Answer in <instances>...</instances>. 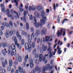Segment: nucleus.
<instances>
[{
	"label": "nucleus",
	"mask_w": 73,
	"mask_h": 73,
	"mask_svg": "<svg viewBox=\"0 0 73 73\" xmlns=\"http://www.w3.org/2000/svg\"><path fill=\"white\" fill-rule=\"evenodd\" d=\"M53 68H54V65H52V66H50V64H48L45 66H44L43 67L42 73H45V71H46V70H48V69H49V71H50V70L53 69Z\"/></svg>",
	"instance_id": "obj_1"
},
{
	"label": "nucleus",
	"mask_w": 73,
	"mask_h": 73,
	"mask_svg": "<svg viewBox=\"0 0 73 73\" xmlns=\"http://www.w3.org/2000/svg\"><path fill=\"white\" fill-rule=\"evenodd\" d=\"M47 51L48 52L49 51V58L54 57V55H55L56 52L57 51V49H55L54 52H53L52 51V48L50 46H49L47 50Z\"/></svg>",
	"instance_id": "obj_2"
},
{
	"label": "nucleus",
	"mask_w": 73,
	"mask_h": 73,
	"mask_svg": "<svg viewBox=\"0 0 73 73\" xmlns=\"http://www.w3.org/2000/svg\"><path fill=\"white\" fill-rule=\"evenodd\" d=\"M45 13L44 11H42L40 14L42 19L40 20V22L42 25H44L45 24V21L47 20L46 17L45 16Z\"/></svg>",
	"instance_id": "obj_3"
},
{
	"label": "nucleus",
	"mask_w": 73,
	"mask_h": 73,
	"mask_svg": "<svg viewBox=\"0 0 73 73\" xmlns=\"http://www.w3.org/2000/svg\"><path fill=\"white\" fill-rule=\"evenodd\" d=\"M8 46L9 49L8 50L7 53L8 54H11V51H12V50H15V49H15L16 47L14 44H12L11 46V44H8Z\"/></svg>",
	"instance_id": "obj_4"
},
{
	"label": "nucleus",
	"mask_w": 73,
	"mask_h": 73,
	"mask_svg": "<svg viewBox=\"0 0 73 73\" xmlns=\"http://www.w3.org/2000/svg\"><path fill=\"white\" fill-rule=\"evenodd\" d=\"M64 32L63 36H64L65 35V29H61L60 30H58L56 33V35L58 37H60V36H61L62 35V32Z\"/></svg>",
	"instance_id": "obj_5"
},
{
	"label": "nucleus",
	"mask_w": 73,
	"mask_h": 73,
	"mask_svg": "<svg viewBox=\"0 0 73 73\" xmlns=\"http://www.w3.org/2000/svg\"><path fill=\"white\" fill-rule=\"evenodd\" d=\"M5 35L6 37L8 38L9 37V36H11L12 31H11V30L10 31L8 29L7 30L5 33Z\"/></svg>",
	"instance_id": "obj_6"
},
{
	"label": "nucleus",
	"mask_w": 73,
	"mask_h": 73,
	"mask_svg": "<svg viewBox=\"0 0 73 73\" xmlns=\"http://www.w3.org/2000/svg\"><path fill=\"white\" fill-rule=\"evenodd\" d=\"M34 20L35 21V27L36 28H38L40 26H41V25L40 23H37V20H36V17H34Z\"/></svg>",
	"instance_id": "obj_7"
},
{
	"label": "nucleus",
	"mask_w": 73,
	"mask_h": 73,
	"mask_svg": "<svg viewBox=\"0 0 73 73\" xmlns=\"http://www.w3.org/2000/svg\"><path fill=\"white\" fill-rule=\"evenodd\" d=\"M25 47L26 50H28V51L29 52H30L31 51V49H32V48L31 47H29V45L27 43H26L25 44Z\"/></svg>",
	"instance_id": "obj_8"
},
{
	"label": "nucleus",
	"mask_w": 73,
	"mask_h": 73,
	"mask_svg": "<svg viewBox=\"0 0 73 73\" xmlns=\"http://www.w3.org/2000/svg\"><path fill=\"white\" fill-rule=\"evenodd\" d=\"M29 58L28 55H27V56L25 57V61L23 62V64H22L23 67H25L26 66L25 63L27 62V59Z\"/></svg>",
	"instance_id": "obj_9"
},
{
	"label": "nucleus",
	"mask_w": 73,
	"mask_h": 73,
	"mask_svg": "<svg viewBox=\"0 0 73 73\" xmlns=\"http://www.w3.org/2000/svg\"><path fill=\"white\" fill-rule=\"evenodd\" d=\"M46 49H47V47L46 46L42 45V47L40 48V51L41 53H42L43 52L45 51L46 50Z\"/></svg>",
	"instance_id": "obj_10"
},
{
	"label": "nucleus",
	"mask_w": 73,
	"mask_h": 73,
	"mask_svg": "<svg viewBox=\"0 0 73 73\" xmlns=\"http://www.w3.org/2000/svg\"><path fill=\"white\" fill-rule=\"evenodd\" d=\"M29 61L30 62V65L31 68H33L34 66L33 64V60L32 59L29 58Z\"/></svg>",
	"instance_id": "obj_11"
},
{
	"label": "nucleus",
	"mask_w": 73,
	"mask_h": 73,
	"mask_svg": "<svg viewBox=\"0 0 73 73\" xmlns=\"http://www.w3.org/2000/svg\"><path fill=\"white\" fill-rule=\"evenodd\" d=\"M36 6L35 5H32L31 6H29V11H35Z\"/></svg>",
	"instance_id": "obj_12"
},
{
	"label": "nucleus",
	"mask_w": 73,
	"mask_h": 73,
	"mask_svg": "<svg viewBox=\"0 0 73 73\" xmlns=\"http://www.w3.org/2000/svg\"><path fill=\"white\" fill-rule=\"evenodd\" d=\"M11 55V56H12L13 55L15 56L16 55V49H14V50H12L10 52Z\"/></svg>",
	"instance_id": "obj_13"
},
{
	"label": "nucleus",
	"mask_w": 73,
	"mask_h": 73,
	"mask_svg": "<svg viewBox=\"0 0 73 73\" xmlns=\"http://www.w3.org/2000/svg\"><path fill=\"white\" fill-rule=\"evenodd\" d=\"M1 45L3 48H5L6 46H8V43L6 42H2L1 43Z\"/></svg>",
	"instance_id": "obj_14"
},
{
	"label": "nucleus",
	"mask_w": 73,
	"mask_h": 73,
	"mask_svg": "<svg viewBox=\"0 0 73 73\" xmlns=\"http://www.w3.org/2000/svg\"><path fill=\"white\" fill-rule=\"evenodd\" d=\"M14 13L16 14V15L15 16V19H19V16H20V13H19L16 12V11H15Z\"/></svg>",
	"instance_id": "obj_15"
},
{
	"label": "nucleus",
	"mask_w": 73,
	"mask_h": 73,
	"mask_svg": "<svg viewBox=\"0 0 73 73\" xmlns=\"http://www.w3.org/2000/svg\"><path fill=\"white\" fill-rule=\"evenodd\" d=\"M2 64L4 68H5V65H8V62H7V60L6 59L5 60V63L4 62H2Z\"/></svg>",
	"instance_id": "obj_16"
},
{
	"label": "nucleus",
	"mask_w": 73,
	"mask_h": 73,
	"mask_svg": "<svg viewBox=\"0 0 73 73\" xmlns=\"http://www.w3.org/2000/svg\"><path fill=\"white\" fill-rule=\"evenodd\" d=\"M12 39L13 41H14L15 45H17V40L16 38V37L15 36H13V37Z\"/></svg>",
	"instance_id": "obj_17"
},
{
	"label": "nucleus",
	"mask_w": 73,
	"mask_h": 73,
	"mask_svg": "<svg viewBox=\"0 0 73 73\" xmlns=\"http://www.w3.org/2000/svg\"><path fill=\"white\" fill-rule=\"evenodd\" d=\"M2 52L3 53V55L4 56H6V53H7V51L6 48H5L4 49H3L2 50Z\"/></svg>",
	"instance_id": "obj_18"
},
{
	"label": "nucleus",
	"mask_w": 73,
	"mask_h": 73,
	"mask_svg": "<svg viewBox=\"0 0 73 73\" xmlns=\"http://www.w3.org/2000/svg\"><path fill=\"white\" fill-rule=\"evenodd\" d=\"M6 12H8V13H7V15L9 17H11V18H13V16L11 15L10 13H9V9H7Z\"/></svg>",
	"instance_id": "obj_19"
},
{
	"label": "nucleus",
	"mask_w": 73,
	"mask_h": 73,
	"mask_svg": "<svg viewBox=\"0 0 73 73\" xmlns=\"http://www.w3.org/2000/svg\"><path fill=\"white\" fill-rule=\"evenodd\" d=\"M27 14V11H25L24 12L23 15L24 16L23 17V19L24 22H26V14Z\"/></svg>",
	"instance_id": "obj_20"
},
{
	"label": "nucleus",
	"mask_w": 73,
	"mask_h": 73,
	"mask_svg": "<svg viewBox=\"0 0 73 73\" xmlns=\"http://www.w3.org/2000/svg\"><path fill=\"white\" fill-rule=\"evenodd\" d=\"M48 55H49L48 54L47 55L45 54L43 57L42 59V61H44V63H47V60H45V58H46V57L48 56Z\"/></svg>",
	"instance_id": "obj_21"
},
{
	"label": "nucleus",
	"mask_w": 73,
	"mask_h": 73,
	"mask_svg": "<svg viewBox=\"0 0 73 73\" xmlns=\"http://www.w3.org/2000/svg\"><path fill=\"white\" fill-rule=\"evenodd\" d=\"M46 29H44L42 31L41 34L42 35H44V34H45V33H46Z\"/></svg>",
	"instance_id": "obj_22"
},
{
	"label": "nucleus",
	"mask_w": 73,
	"mask_h": 73,
	"mask_svg": "<svg viewBox=\"0 0 73 73\" xmlns=\"http://www.w3.org/2000/svg\"><path fill=\"white\" fill-rule=\"evenodd\" d=\"M39 61L40 62H41L42 60V58H43V54H40L39 56Z\"/></svg>",
	"instance_id": "obj_23"
},
{
	"label": "nucleus",
	"mask_w": 73,
	"mask_h": 73,
	"mask_svg": "<svg viewBox=\"0 0 73 73\" xmlns=\"http://www.w3.org/2000/svg\"><path fill=\"white\" fill-rule=\"evenodd\" d=\"M1 7L2 12H4L5 9L4 8V5L3 4H1Z\"/></svg>",
	"instance_id": "obj_24"
},
{
	"label": "nucleus",
	"mask_w": 73,
	"mask_h": 73,
	"mask_svg": "<svg viewBox=\"0 0 73 73\" xmlns=\"http://www.w3.org/2000/svg\"><path fill=\"white\" fill-rule=\"evenodd\" d=\"M17 57H18V61L19 62H21V57L19 56V54H17L16 56Z\"/></svg>",
	"instance_id": "obj_25"
},
{
	"label": "nucleus",
	"mask_w": 73,
	"mask_h": 73,
	"mask_svg": "<svg viewBox=\"0 0 73 73\" xmlns=\"http://www.w3.org/2000/svg\"><path fill=\"white\" fill-rule=\"evenodd\" d=\"M51 37L50 36H46L45 37V41L46 42H48L49 41V39Z\"/></svg>",
	"instance_id": "obj_26"
},
{
	"label": "nucleus",
	"mask_w": 73,
	"mask_h": 73,
	"mask_svg": "<svg viewBox=\"0 0 73 73\" xmlns=\"http://www.w3.org/2000/svg\"><path fill=\"white\" fill-rule=\"evenodd\" d=\"M16 35L17 37H18V38H19L20 40L21 39V35H19V33L18 31H17V33Z\"/></svg>",
	"instance_id": "obj_27"
},
{
	"label": "nucleus",
	"mask_w": 73,
	"mask_h": 73,
	"mask_svg": "<svg viewBox=\"0 0 73 73\" xmlns=\"http://www.w3.org/2000/svg\"><path fill=\"white\" fill-rule=\"evenodd\" d=\"M36 9L38 11H41V10H42V7H41V6H38L36 7Z\"/></svg>",
	"instance_id": "obj_28"
},
{
	"label": "nucleus",
	"mask_w": 73,
	"mask_h": 73,
	"mask_svg": "<svg viewBox=\"0 0 73 73\" xmlns=\"http://www.w3.org/2000/svg\"><path fill=\"white\" fill-rule=\"evenodd\" d=\"M18 70L19 72L20 73L22 72V71L23 70V68L21 67V66H19L18 67Z\"/></svg>",
	"instance_id": "obj_29"
},
{
	"label": "nucleus",
	"mask_w": 73,
	"mask_h": 73,
	"mask_svg": "<svg viewBox=\"0 0 73 73\" xmlns=\"http://www.w3.org/2000/svg\"><path fill=\"white\" fill-rule=\"evenodd\" d=\"M13 64V62L12 60L11 59H10L9 60V65L10 66H12V65Z\"/></svg>",
	"instance_id": "obj_30"
},
{
	"label": "nucleus",
	"mask_w": 73,
	"mask_h": 73,
	"mask_svg": "<svg viewBox=\"0 0 73 73\" xmlns=\"http://www.w3.org/2000/svg\"><path fill=\"white\" fill-rule=\"evenodd\" d=\"M26 27L27 30H29V23H26Z\"/></svg>",
	"instance_id": "obj_31"
},
{
	"label": "nucleus",
	"mask_w": 73,
	"mask_h": 73,
	"mask_svg": "<svg viewBox=\"0 0 73 73\" xmlns=\"http://www.w3.org/2000/svg\"><path fill=\"white\" fill-rule=\"evenodd\" d=\"M3 24L4 26H6L7 27H9V24L7 22H5V23H3Z\"/></svg>",
	"instance_id": "obj_32"
},
{
	"label": "nucleus",
	"mask_w": 73,
	"mask_h": 73,
	"mask_svg": "<svg viewBox=\"0 0 73 73\" xmlns=\"http://www.w3.org/2000/svg\"><path fill=\"white\" fill-rule=\"evenodd\" d=\"M42 39H40V38H38L37 39V42H42Z\"/></svg>",
	"instance_id": "obj_33"
},
{
	"label": "nucleus",
	"mask_w": 73,
	"mask_h": 73,
	"mask_svg": "<svg viewBox=\"0 0 73 73\" xmlns=\"http://www.w3.org/2000/svg\"><path fill=\"white\" fill-rule=\"evenodd\" d=\"M17 45L18 49H19L21 50V45H20V44H18V43H17L16 45Z\"/></svg>",
	"instance_id": "obj_34"
},
{
	"label": "nucleus",
	"mask_w": 73,
	"mask_h": 73,
	"mask_svg": "<svg viewBox=\"0 0 73 73\" xmlns=\"http://www.w3.org/2000/svg\"><path fill=\"white\" fill-rule=\"evenodd\" d=\"M11 66H8L7 67V70L9 71H11Z\"/></svg>",
	"instance_id": "obj_35"
},
{
	"label": "nucleus",
	"mask_w": 73,
	"mask_h": 73,
	"mask_svg": "<svg viewBox=\"0 0 73 73\" xmlns=\"http://www.w3.org/2000/svg\"><path fill=\"white\" fill-rule=\"evenodd\" d=\"M20 0H14L15 3L16 4V5H15L17 7V5H18V3L17 1H19Z\"/></svg>",
	"instance_id": "obj_36"
},
{
	"label": "nucleus",
	"mask_w": 73,
	"mask_h": 73,
	"mask_svg": "<svg viewBox=\"0 0 73 73\" xmlns=\"http://www.w3.org/2000/svg\"><path fill=\"white\" fill-rule=\"evenodd\" d=\"M9 24L11 25L12 27H13V22L12 21H10L9 22Z\"/></svg>",
	"instance_id": "obj_37"
},
{
	"label": "nucleus",
	"mask_w": 73,
	"mask_h": 73,
	"mask_svg": "<svg viewBox=\"0 0 73 73\" xmlns=\"http://www.w3.org/2000/svg\"><path fill=\"white\" fill-rule=\"evenodd\" d=\"M11 31L12 34H11V36L13 35V34H15L16 33V31L15 30H11Z\"/></svg>",
	"instance_id": "obj_38"
},
{
	"label": "nucleus",
	"mask_w": 73,
	"mask_h": 73,
	"mask_svg": "<svg viewBox=\"0 0 73 73\" xmlns=\"http://www.w3.org/2000/svg\"><path fill=\"white\" fill-rule=\"evenodd\" d=\"M37 35H39L40 34V31L39 30H37L36 32Z\"/></svg>",
	"instance_id": "obj_39"
},
{
	"label": "nucleus",
	"mask_w": 73,
	"mask_h": 73,
	"mask_svg": "<svg viewBox=\"0 0 73 73\" xmlns=\"http://www.w3.org/2000/svg\"><path fill=\"white\" fill-rule=\"evenodd\" d=\"M35 62L36 63V64H38V63H39V61L37 59H36L35 60Z\"/></svg>",
	"instance_id": "obj_40"
},
{
	"label": "nucleus",
	"mask_w": 73,
	"mask_h": 73,
	"mask_svg": "<svg viewBox=\"0 0 73 73\" xmlns=\"http://www.w3.org/2000/svg\"><path fill=\"white\" fill-rule=\"evenodd\" d=\"M36 53V49L35 48L33 51V54H35Z\"/></svg>",
	"instance_id": "obj_41"
},
{
	"label": "nucleus",
	"mask_w": 73,
	"mask_h": 73,
	"mask_svg": "<svg viewBox=\"0 0 73 73\" xmlns=\"http://www.w3.org/2000/svg\"><path fill=\"white\" fill-rule=\"evenodd\" d=\"M42 70V67H40L39 70H38V73H40L41 72V70Z\"/></svg>",
	"instance_id": "obj_42"
},
{
	"label": "nucleus",
	"mask_w": 73,
	"mask_h": 73,
	"mask_svg": "<svg viewBox=\"0 0 73 73\" xmlns=\"http://www.w3.org/2000/svg\"><path fill=\"white\" fill-rule=\"evenodd\" d=\"M25 41V40H24V39H22V40H21V43L22 45H24V44Z\"/></svg>",
	"instance_id": "obj_43"
},
{
	"label": "nucleus",
	"mask_w": 73,
	"mask_h": 73,
	"mask_svg": "<svg viewBox=\"0 0 73 73\" xmlns=\"http://www.w3.org/2000/svg\"><path fill=\"white\" fill-rule=\"evenodd\" d=\"M47 28H50V23H47Z\"/></svg>",
	"instance_id": "obj_44"
},
{
	"label": "nucleus",
	"mask_w": 73,
	"mask_h": 73,
	"mask_svg": "<svg viewBox=\"0 0 73 73\" xmlns=\"http://www.w3.org/2000/svg\"><path fill=\"white\" fill-rule=\"evenodd\" d=\"M36 17H38V18H40V13H38L37 14Z\"/></svg>",
	"instance_id": "obj_45"
},
{
	"label": "nucleus",
	"mask_w": 73,
	"mask_h": 73,
	"mask_svg": "<svg viewBox=\"0 0 73 73\" xmlns=\"http://www.w3.org/2000/svg\"><path fill=\"white\" fill-rule=\"evenodd\" d=\"M36 71H38V66H36L35 67Z\"/></svg>",
	"instance_id": "obj_46"
},
{
	"label": "nucleus",
	"mask_w": 73,
	"mask_h": 73,
	"mask_svg": "<svg viewBox=\"0 0 73 73\" xmlns=\"http://www.w3.org/2000/svg\"><path fill=\"white\" fill-rule=\"evenodd\" d=\"M38 57V54H36L35 55V57L36 58H37Z\"/></svg>",
	"instance_id": "obj_47"
},
{
	"label": "nucleus",
	"mask_w": 73,
	"mask_h": 73,
	"mask_svg": "<svg viewBox=\"0 0 73 73\" xmlns=\"http://www.w3.org/2000/svg\"><path fill=\"white\" fill-rule=\"evenodd\" d=\"M28 42L29 45H31V40L30 39H29L28 40Z\"/></svg>",
	"instance_id": "obj_48"
},
{
	"label": "nucleus",
	"mask_w": 73,
	"mask_h": 73,
	"mask_svg": "<svg viewBox=\"0 0 73 73\" xmlns=\"http://www.w3.org/2000/svg\"><path fill=\"white\" fill-rule=\"evenodd\" d=\"M61 53H62V50H58V54H61Z\"/></svg>",
	"instance_id": "obj_49"
},
{
	"label": "nucleus",
	"mask_w": 73,
	"mask_h": 73,
	"mask_svg": "<svg viewBox=\"0 0 73 73\" xmlns=\"http://www.w3.org/2000/svg\"><path fill=\"white\" fill-rule=\"evenodd\" d=\"M19 11H20L21 12H23V11H24V9H23L22 7H21V8L19 7Z\"/></svg>",
	"instance_id": "obj_50"
},
{
	"label": "nucleus",
	"mask_w": 73,
	"mask_h": 73,
	"mask_svg": "<svg viewBox=\"0 0 73 73\" xmlns=\"http://www.w3.org/2000/svg\"><path fill=\"white\" fill-rule=\"evenodd\" d=\"M25 31H23L22 32L21 34L22 35H23V36H24V35L25 34Z\"/></svg>",
	"instance_id": "obj_51"
},
{
	"label": "nucleus",
	"mask_w": 73,
	"mask_h": 73,
	"mask_svg": "<svg viewBox=\"0 0 73 73\" xmlns=\"http://www.w3.org/2000/svg\"><path fill=\"white\" fill-rule=\"evenodd\" d=\"M46 12H47V13H49L50 10H49V9H46Z\"/></svg>",
	"instance_id": "obj_52"
},
{
	"label": "nucleus",
	"mask_w": 73,
	"mask_h": 73,
	"mask_svg": "<svg viewBox=\"0 0 73 73\" xmlns=\"http://www.w3.org/2000/svg\"><path fill=\"white\" fill-rule=\"evenodd\" d=\"M32 47L33 48H35V42H33L32 44Z\"/></svg>",
	"instance_id": "obj_53"
},
{
	"label": "nucleus",
	"mask_w": 73,
	"mask_h": 73,
	"mask_svg": "<svg viewBox=\"0 0 73 73\" xmlns=\"http://www.w3.org/2000/svg\"><path fill=\"white\" fill-rule=\"evenodd\" d=\"M30 31L31 32H33V31H34V29H33V27H31L30 29Z\"/></svg>",
	"instance_id": "obj_54"
},
{
	"label": "nucleus",
	"mask_w": 73,
	"mask_h": 73,
	"mask_svg": "<svg viewBox=\"0 0 73 73\" xmlns=\"http://www.w3.org/2000/svg\"><path fill=\"white\" fill-rule=\"evenodd\" d=\"M30 19L31 20H32L33 19V17L32 16V15H31L30 16Z\"/></svg>",
	"instance_id": "obj_55"
},
{
	"label": "nucleus",
	"mask_w": 73,
	"mask_h": 73,
	"mask_svg": "<svg viewBox=\"0 0 73 73\" xmlns=\"http://www.w3.org/2000/svg\"><path fill=\"white\" fill-rule=\"evenodd\" d=\"M65 21H68V19H64L62 22V24H64V23H65Z\"/></svg>",
	"instance_id": "obj_56"
},
{
	"label": "nucleus",
	"mask_w": 73,
	"mask_h": 73,
	"mask_svg": "<svg viewBox=\"0 0 73 73\" xmlns=\"http://www.w3.org/2000/svg\"><path fill=\"white\" fill-rule=\"evenodd\" d=\"M36 73V71L35 70H33L31 71V72H30V73Z\"/></svg>",
	"instance_id": "obj_57"
},
{
	"label": "nucleus",
	"mask_w": 73,
	"mask_h": 73,
	"mask_svg": "<svg viewBox=\"0 0 73 73\" xmlns=\"http://www.w3.org/2000/svg\"><path fill=\"white\" fill-rule=\"evenodd\" d=\"M6 72V71L5 70V69L3 68L2 69V72H3V73H5Z\"/></svg>",
	"instance_id": "obj_58"
},
{
	"label": "nucleus",
	"mask_w": 73,
	"mask_h": 73,
	"mask_svg": "<svg viewBox=\"0 0 73 73\" xmlns=\"http://www.w3.org/2000/svg\"><path fill=\"white\" fill-rule=\"evenodd\" d=\"M13 72H14V68H12L10 73H13Z\"/></svg>",
	"instance_id": "obj_59"
},
{
	"label": "nucleus",
	"mask_w": 73,
	"mask_h": 73,
	"mask_svg": "<svg viewBox=\"0 0 73 73\" xmlns=\"http://www.w3.org/2000/svg\"><path fill=\"white\" fill-rule=\"evenodd\" d=\"M34 35H35V33H32L31 36V38H32V37H34Z\"/></svg>",
	"instance_id": "obj_60"
},
{
	"label": "nucleus",
	"mask_w": 73,
	"mask_h": 73,
	"mask_svg": "<svg viewBox=\"0 0 73 73\" xmlns=\"http://www.w3.org/2000/svg\"><path fill=\"white\" fill-rule=\"evenodd\" d=\"M53 62H54V60L52 59L51 60L50 62L51 64H53Z\"/></svg>",
	"instance_id": "obj_61"
},
{
	"label": "nucleus",
	"mask_w": 73,
	"mask_h": 73,
	"mask_svg": "<svg viewBox=\"0 0 73 73\" xmlns=\"http://www.w3.org/2000/svg\"><path fill=\"white\" fill-rule=\"evenodd\" d=\"M53 7L54 10H56V6H55V4L54 3L53 5Z\"/></svg>",
	"instance_id": "obj_62"
},
{
	"label": "nucleus",
	"mask_w": 73,
	"mask_h": 73,
	"mask_svg": "<svg viewBox=\"0 0 73 73\" xmlns=\"http://www.w3.org/2000/svg\"><path fill=\"white\" fill-rule=\"evenodd\" d=\"M0 34L1 35H3V32L1 30H0Z\"/></svg>",
	"instance_id": "obj_63"
},
{
	"label": "nucleus",
	"mask_w": 73,
	"mask_h": 73,
	"mask_svg": "<svg viewBox=\"0 0 73 73\" xmlns=\"http://www.w3.org/2000/svg\"><path fill=\"white\" fill-rule=\"evenodd\" d=\"M73 33V31H71L69 33V35H70L72 33Z\"/></svg>",
	"instance_id": "obj_64"
}]
</instances>
